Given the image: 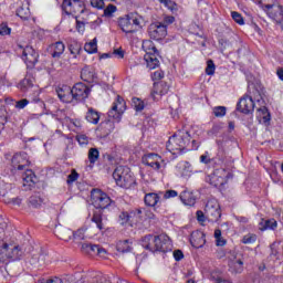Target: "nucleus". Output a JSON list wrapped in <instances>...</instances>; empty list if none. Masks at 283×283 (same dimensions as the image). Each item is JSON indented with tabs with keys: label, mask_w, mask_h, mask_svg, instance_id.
<instances>
[{
	"label": "nucleus",
	"mask_w": 283,
	"mask_h": 283,
	"mask_svg": "<svg viewBox=\"0 0 283 283\" xmlns=\"http://www.w3.org/2000/svg\"><path fill=\"white\" fill-rule=\"evenodd\" d=\"M4 234L6 231L0 227V263L7 262L8 260H21L23 258V250L19 245L3 242Z\"/></svg>",
	"instance_id": "f257e3e1"
},
{
	"label": "nucleus",
	"mask_w": 283,
	"mask_h": 283,
	"mask_svg": "<svg viewBox=\"0 0 283 283\" xmlns=\"http://www.w3.org/2000/svg\"><path fill=\"white\" fill-rule=\"evenodd\" d=\"M113 178L117 187H122V189H132L136 185V178L127 166H117L113 172Z\"/></svg>",
	"instance_id": "f03ea898"
},
{
	"label": "nucleus",
	"mask_w": 283,
	"mask_h": 283,
	"mask_svg": "<svg viewBox=\"0 0 283 283\" xmlns=\"http://www.w3.org/2000/svg\"><path fill=\"white\" fill-rule=\"evenodd\" d=\"M118 25L126 34H135L138 30H143V17L134 12L128 13L119 19Z\"/></svg>",
	"instance_id": "7ed1b4c3"
},
{
	"label": "nucleus",
	"mask_w": 283,
	"mask_h": 283,
	"mask_svg": "<svg viewBox=\"0 0 283 283\" xmlns=\"http://www.w3.org/2000/svg\"><path fill=\"white\" fill-rule=\"evenodd\" d=\"M91 202L95 209H107V207L112 206V198L107 196V193L103 192V190L98 188H94L91 191Z\"/></svg>",
	"instance_id": "20e7f679"
},
{
	"label": "nucleus",
	"mask_w": 283,
	"mask_h": 283,
	"mask_svg": "<svg viewBox=\"0 0 283 283\" xmlns=\"http://www.w3.org/2000/svg\"><path fill=\"white\" fill-rule=\"evenodd\" d=\"M268 1V4H265L263 8H266V14L277 23V25H281L283 30V7L282 4H275L277 3V0L273 1L272 0H265Z\"/></svg>",
	"instance_id": "39448f33"
},
{
	"label": "nucleus",
	"mask_w": 283,
	"mask_h": 283,
	"mask_svg": "<svg viewBox=\"0 0 283 283\" xmlns=\"http://www.w3.org/2000/svg\"><path fill=\"white\" fill-rule=\"evenodd\" d=\"M125 109H127V104L125 103V99L120 97V95H117L112 108L108 112V118H113L114 120H116V123H120V118H123Z\"/></svg>",
	"instance_id": "423d86ee"
},
{
	"label": "nucleus",
	"mask_w": 283,
	"mask_h": 283,
	"mask_svg": "<svg viewBox=\"0 0 283 283\" xmlns=\"http://www.w3.org/2000/svg\"><path fill=\"white\" fill-rule=\"evenodd\" d=\"M18 48L22 50V59L30 70L39 63V53L34 50V48L27 45L23 46L21 44H18Z\"/></svg>",
	"instance_id": "0eeeda50"
},
{
	"label": "nucleus",
	"mask_w": 283,
	"mask_h": 283,
	"mask_svg": "<svg viewBox=\"0 0 283 283\" xmlns=\"http://www.w3.org/2000/svg\"><path fill=\"white\" fill-rule=\"evenodd\" d=\"M229 178V172L226 169H217L214 174L207 177V182L212 187H224Z\"/></svg>",
	"instance_id": "6e6552de"
},
{
	"label": "nucleus",
	"mask_w": 283,
	"mask_h": 283,
	"mask_svg": "<svg viewBox=\"0 0 283 283\" xmlns=\"http://www.w3.org/2000/svg\"><path fill=\"white\" fill-rule=\"evenodd\" d=\"M205 213L208 222H218V220L222 218V211L217 201H208L205 208Z\"/></svg>",
	"instance_id": "1a4fd4ad"
},
{
	"label": "nucleus",
	"mask_w": 283,
	"mask_h": 283,
	"mask_svg": "<svg viewBox=\"0 0 283 283\" xmlns=\"http://www.w3.org/2000/svg\"><path fill=\"white\" fill-rule=\"evenodd\" d=\"M62 10L65 14H83L85 12V3L81 0H63L62 2Z\"/></svg>",
	"instance_id": "9d476101"
},
{
	"label": "nucleus",
	"mask_w": 283,
	"mask_h": 283,
	"mask_svg": "<svg viewBox=\"0 0 283 283\" xmlns=\"http://www.w3.org/2000/svg\"><path fill=\"white\" fill-rule=\"evenodd\" d=\"M148 33L154 41H163L167 36V28L163 22H156L149 25Z\"/></svg>",
	"instance_id": "9b49d317"
},
{
	"label": "nucleus",
	"mask_w": 283,
	"mask_h": 283,
	"mask_svg": "<svg viewBox=\"0 0 283 283\" xmlns=\"http://www.w3.org/2000/svg\"><path fill=\"white\" fill-rule=\"evenodd\" d=\"M73 103H81L90 96V88L83 83H77L72 87Z\"/></svg>",
	"instance_id": "f8f14e48"
},
{
	"label": "nucleus",
	"mask_w": 283,
	"mask_h": 283,
	"mask_svg": "<svg viewBox=\"0 0 283 283\" xmlns=\"http://www.w3.org/2000/svg\"><path fill=\"white\" fill-rule=\"evenodd\" d=\"M155 249L160 253H167V251H171V240L167 234L155 235Z\"/></svg>",
	"instance_id": "ddd939ff"
},
{
	"label": "nucleus",
	"mask_w": 283,
	"mask_h": 283,
	"mask_svg": "<svg viewBox=\"0 0 283 283\" xmlns=\"http://www.w3.org/2000/svg\"><path fill=\"white\" fill-rule=\"evenodd\" d=\"M238 112L241 114H251L255 109V102H253V97L245 95L240 98L237 104Z\"/></svg>",
	"instance_id": "4468645a"
},
{
	"label": "nucleus",
	"mask_w": 283,
	"mask_h": 283,
	"mask_svg": "<svg viewBox=\"0 0 283 283\" xmlns=\"http://www.w3.org/2000/svg\"><path fill=\"white\" fill-rule=\"evenodd\" d=\"M12 167L13 169H18V171H23L28 165H30V160H28L27 153H18L15 154L12 159Z\"/></svg>",
	"instance_id": "2eb2a0df"
},
{
	"label": "nucleus",
	"mask_w": 283,
	"mask_h": 283,
	"mask_svg": "<svg viewBox=\"0 0 283 283\" xmlns=\"http://www.w3.org/2000/svg\"><path fill=\"white\" fill-rule=\"evenodd\" d=\"M172 136L177 145H179V149H181V151H185L189 143H191V135L187 130H179Z\"/></svg>",
	"instance_id": "dca6fc26"
},
{
	"label": "nucleus",
	"mask_w": 283,
	"mask_h": 283,
	"mask_svg": "<svg viewBox=\"0 0 283 283\" xmlns=\"http://www.w3.org/2000/svg\"><path fill=\"white\" fill-rule=\"evenodd\" d=\"M157 53L158 49H156V46H153L144 56L147 63V67H149V70H156V67L160 65V61H158V57L156 56Z\"/></svg>",
	"instance_id": "f3484780"
},
{
	"label": "nucleus",
	"mask_w": 283,
	"mask_h": 283,
	"mask_svg": "<svg viewBox=\"0 0 283 283\" xmlns=\"http://www.w3.org/2000/svg\"><path fill=\"white\" fill-rule=\"evenodd\" d=\"M56 94L62 103H74L72 87L62 85L56 88Z\"/></svg>",
	"instance_id": "a211bd4d"
},
{
	"label": "nucleus",
	"mask_w": 283,
	"mask_h": 283,
	"mask_svg": "<svg viewBox=\"0 0 283 283\" xmlns=\"http://www.w3.org/2000/svg\"><path fill=\"white\" fill-rule=\"evenodd\" d=\"M82 251L83 253H88L91 255H99L101 258L105 256V254L107 253V251L101 245L92 243H82Z\"/></svg>",
	"instance_id": "6ab92c4d"
},
{
	"label": "nucleus",
	"mask_w": 283,
	"mask_h": 283,
	"mask_svg": "<svg viewBox=\"0 0 283 283\" xmlns=\"http://www.w3.org/2000/svg\"><path fill=\"white\" fill-rule=\"evenodd\" d=\"M229 269L231 273H242L244 271V262H242V259H238L235 255V252L232 253L231 256H229Z\"/></svg>",
	"instance_id": "aec40b11"
},
{
	"label": "nucleus",
	"mask_w": 283,
	"mask_h": 283,
	"mask_svg": "<svg viewBox=\"0 0 283 283\" xmlns=\"http://www.w3.org/2000/svg\"><path fill=\"white\" fill-rule=\"evenodd\" d=\"M207 243V239H205V232L202 231H195L190 235V244L195 249H202Z\"/></svg>",
	"instance_id": "412c9836"
},
{
	"label": "nucleus",
	"mask_w": 283,
	"mask_h": 283,
	"mask_svg": "<svg viewBox=\"0 0 283 283\" xmlns=\"http://www.w3.org/2000/svg\"><path fill=\"white\" fill-rule=\"evenodd\" d=\"M160 156H158V154H148L143 158V163L144 165H147L148 167H151L153 169H156V171H158V169H160Z\"/></svg>",
	"instance_id": "4be33fe9"
},
{
	"label": "nucleus",
	"mask_w": 283,
	"mask_h": 283,
	"mask_svg": "<svg viewBox=\"0 0 283 283\" xmlns=\"http://www.w3.org/2000/svg\"><path fill=\"white\" fill-rule=\"evenodd\" d=\"M63 52H65V44L62 41L49 46V54H51L52 59H61Z\"/></svg>",
	"instance_id": "5701e85b"
},
{
	"label": "nucleus",
	"mask_w": 283,
	"mask_h": 283,
	"mask_svg": "<svg viewBox=\"0 0 283 283\" xmlns=\"http://www.w3.org/2000/svg\"><path fill=\"white\" fill-rule=\"evenodd\" d=\"M256 118L259 123L265 125V127H269L271 124V113L269 112V108L265 106L258 108Z\"/></svg>",
	"instance_id": "b1692460"
},
{
	"label": "nucleus",
	"mask_w": 283,
	"mask_h": 283,
	"mask_svg": "<svg viewBox=\"0 0 283 283\" xmlns=\"http://www.w3.org/2000/svg\"><path fill=\"white\" fill-rule=\"evenodd\" d=\"M156 241L154 234H147L142 238L140 244L146 251H150L151 253H156Z\"/></svg>",
	"instance_id": "393cba45"
},
{
	"label": "nucleus",
	"mask_w": 283,
	"mask_h": 283,
	"mask_svg": "<svg viewBox=\"0 0 283 283\" xmlns=\"http://www.w3.org/2000/svg\"><path fill=\"white\" fill-rule=\"evenodd\" d=\"M169 93V84L167 82H160L154 86L153 98L158 101V96H165Z\"/></svg>",
	"instance_id": "a878e982"
},
{
	"label": "nucleus",
	"mask_w": 283,
	"mask_h": 283,
	"mask_svg": "<svg viewBox=\"0 0 283 283\" xmlns=\"http://www.w3.org/2000/svg\"><path fill=\"white\" fill-rule=\"evenodd\" d=\"M91 222L96 224L98 231H107V223L103 221V212L95 211L91 218Z\"/></svg>",
	"instance_id": "bb28decb"
},
{
	"label": "nucleus",
	"mask_w": 283,
	"mask_h": 283,
	"mask_svg": "<svg viewBox=\"0 0 283 283\" xmlns=\"http://www.w3.org/2000/svg\"><path fill=\"white\" fill-rule=\"evenodd\" d=\"M55 234L60 240H64V242H70L72 240V235H74V231L69 228L57 227L55 228Z\"/></svg>",
	"instance_id": "cd10ccee"
},
{
	"label": "nucleus",
	"mask_w": 283,
	"mask_h": 283,
	"mask_svg": "<svg viewBox=\"0 0 283 283\" xmlns=\"http://www.w3.org/2000/svg\"><path fill=\"white\" fill-rule=\"evenodd\" d=\"M81 78L86 83H94V78H96V72L93 67L85 66L81 72Z\"/></svg>",
	"instance_id": "c85d7f7f"
},
{
	"label": "nucleus",
	"mask_w": 283,
	"mask_h": 283,
	"mask_svg": "<svg viewBox=\"0 0 283 283\" xmlns=\"http://www.w3.org/2000/svg\"><path fill=\"white\" fill-rule=\"evenodd\" d=\"M260 231H275L277 229V221L275 219H262L259 223Z\"/></svg>",
	"instance_id": "c756f323"
},
{
	"label": "nucleus",
	"mask_w": 283,
	"mask_h": 283,
	"mask_svg": "<svg viewBox=\"0 0 283 283\" xmlns=\"http://www.w3.org/2000/svg\"><path fill=\"white\" fill-rule=\"evenodd\" d=\"M146 207H156L160 202V197L156 192H148L144 197Z\"/></svg>",
	"instance_id": "7c9ffc66"
},
{
	"label": "nucleus",
	"mask_w": 283,
	"mask_h": 283,
	"mask_svg": "<svg viewBox=\"0 0 283 283\" xmlns=\"http://www.w3.org/2000/svg\"><path fill=\"white\" fill-rule=\"evenodd\" d=\"M85 118L88 123H92L93 125H98V122L101 120V113H98V111L90 107L86 113Z\"/></svg>",
	"instance_id": "2f4dec72"
},
{
	"label": "nucleus",
	"mask_w": 283,
	"mask_h": 283,
	"mask_svg": "<svg viewBox=\"0 0 283 283\" xmlns=\"http://www.w3.org/2000/svg\"><path fill=\"white\" fill-rule=\"evenodd\" d=\"M22 180H23V185H29L32 186V185H35L36 182V175H34V171L32 170H27L23 175H22Z\"/></svg>",
	"instance_id": "473e14b6"
},
{
	"label": "nucleus",
	"mask_w": 283,
	"mask_h": 283,
	"mask_svg": "<svg viewBox=\"0 0 283 283\" xmlns=\"http://www.w3.org/2000/svg\"><path fill=\"white\" fill-rule=\"evenodd\" d=\"M166 148L171 154H176V151H182L180 149V146L178 145V142H176V138L174 137V135L168 139Z\"/></svg>",
	"instance_id": "72a5a7b5"
},
{
	"label": "nucleus",
	"mask_w": 283,
	"mask_h": 283,
	"mask_svg": "<svg viewBox=\"0 0 283 283\" xmlns=\"http://www.w3.org/2000/svg\"><path fill=\"white\" fill-rule=\"evenodd\" d=\"M48 283H72L74 282V276L73 275H65L62 279L54 276L52 279L46 280Z\"/></svg>",
	"instance_id": "f704fd0d"
},
{
	"label": "nucleus",
	"mask_w": 283,
	"mask_h": 283,
	"mask_svg": "<svg viewBox=\"0 0 283 283\" xmlns=\"http://www.w3.org/2000/svg\"><path fill=\"white\" fill-rule=\"evenodd\" d=\"M180 198L184 205H187L188 207H193V205H196V198L191 196L190 192H182Z\"/></svg>",
	"instance_id": "c9c22d12"
},
{
	"label": "nucleus",
	"mask_w": 283,
	"mask_h": 283,
	"mask_svg": "<svg viewBox=\"0 0 283 283\" xmlns=\"http://www.w3.org/2000/svg\"><path fill=\"white\" fill-rule=\"evenodd\" d=\"M117 251L119 253H129V251H132V245L129 244V240L119 241L117 243Z\"/></svg>",
	"instance_id": "e433bc0d"
},
{
	"label": "nucleus",
	"mask_w": 283,
	"mask_h": 283,
	"mask_svg": "<svg viewBox=\"0 0 283 283\" xmlns=\"http://www.w3.org/2000/svg\"><path fill=\"white\" fill-rule=\"evenodd\" d=\"M34 82H32V80L25 77L23 78L19 84L18 87L20 91L22 92H28L30 90V87H33Z\"/></svg>",
	"instance_id": "4c0bfd02"
},
{
	"label": "nucleus",
	"mask_w": 283,
	"mask_h": 283,
	"mask_svg": "<svg viewBox=\"0 0 283 283\" xmlns=\"http://www.w3.org/2000/svg\"><path fill=\"white\" fill-rule=\"evenodd\" d=\"M114 120L112 119H106L101 124V129L104 130V134H112V132H114Z\"/></svg>",
	"instance_id": "58836bf2"
},
{
	"label": "nucleus",
	"mask_w": 283,
	"mask_h": 283,
	"mask_svg": "<svg viewBox=\"0 0 283 283\" xmlns=\"http://www.w3.org/2000/svg\"><path fill=\"white\" fill-rule=\"evenodd\" d=\"M84 50L88 54H94V53L98 52V46L96 44V39H94L92 42L86 43L84 45Z\"/></svg>",
	"instance_id": "ea45409f"
},
{
	"label": "nucleus",
	"mask_w": 283,
	"mask_h": 283,
	"mask_svg": "<svg viewBox=\"0 0 283 283\" xmlns=\"http://www.w3.org/2000/svg\"><path fill=\"white\" fill-rule=\"evenodd\" d=\"M30 207L33 209H39L43 205V199L40 196H31L29 199Z\"/></svg>",
	"instance_id": "a19ab883"
},
{
	"label": "nucleus",
	"mask_w": 283,
	"mask_h": 283,
	"mask_svg": "<svg viewBox=\"0 0 283 283\" xmlns=\"http://www.w3.org/2000/svg\"><path fill=\"white\" fill-rule=\"evenodd\" d=\"M17 14H18V17H20V19H22L23 21H28V20L30 19V9L20 7V8L17 10Z\"/></svg>",
	"instance_id": "79ce46f5"
},
{
	"label": "nucleus",
	"mask_w": 283,
	"mask_h": 283,
	"mask_svg": "<svg viewBox=\"0 0 283 283\" xmlns=\"http://www.w3.org/2000/svg\"><path fill=\"white\" fill-rule=\"evenodd\" d=\"M98 156H99V153H98L97 148H91L88 150V160H90L91 165H94V163H96V160H98Z\"/></svg>",
	"instance_id": "37998d69"
},
{
	"label": "nucleus",
	"mask_w": 283,
	"mask_h": 283,
	"mask_svg": "<svg viewBox=\"0 0 283 283\" xmlns=\"http://www.w3.org/2000/svg\"><path fill=\"white\" fill-rule=\"evenodd\" d=\"M86 231H87V228H80L75 232H73L72 238H74V240H85Z\"/></svg>",
	"instance_id": "c03bdc74"
},
{
	"label": "nucleus",
	"mask_w": 283,
	"mask_h": 283,
	"mask_svg": "<svg viewBox=\"0 0 283 283\" xmlns=\"http://www.w3.org/2000/svg\"><path fill=\"white\" fill-rule=\"evenodd\" d=\"M256 240H258V235L253 233H249L242 238L241 242L242 244H253V242H255Z\"/></svg>",
	"instance_id": "a18cd8bd"
},
{
	"label": "nucleus",
	"mask_w": 283,
	"mask_h": 283,
	"mask_svg": "<svg viewBox=\"0 0 283 283\" xmlns=\"http://www.w3.org/2000/svg\"><path fill=\"white\" fill-rule=\"evenodd\" d=\"M206 74H208V76H213V74H216V64L213 63V60L207 61Z\"/></svg>",
	"instance_id": "49530a36"
},
{
	"label": "nucleus",
	"mask_w": 283,
	"mask_h": 283,
	"mask_svg": "<svg viewBox=\"0 0 283 283\" xmlns=\"http://www.w3.org/2000/svg\"><path fill=\"white\" fill-rule=\"evenodd\" d=\"M164 6H166V8H168V10L172 12V14H176V12H178V3L172 0H166V2H164Z\"/></svg>",
	"instance_id": "de8ad7c7"
},
{
	"label": "nucleus",
	"mask_w": 283,
	"mask_h": 283,
	"mask_svg": "<svg viewBox=\"0 0 283 283\" xmlns=\"http://www.w3.org/2000/svg\"><path fill=\"white\" fill-rule=\"evenodd\" d=\"M117 8L114 4H108L105 9H104V13L103 17L106 18H111L114 17V12H116Z\"/></svg>",
	"instance_id": "09e8293b"
},
{
	"label": "nucleus",
	"mask_w": 283,
	"mask_h": 283,
	"mask_svg": "<svg viewBox=\"0 0 283 283\" xmlns=\"http://www.w3.org/2000/svg\"><path fill=\"white\" fill-rule=\"evenodd\" d=\"M213 114L217 118H222V116L227 115V107L217 106V107L213 108Z\"/></svg>",
	"instance_id": "8fccbe9b"
},
{
	"label": "nucleus",
	"mask_w": 283,
	"mask_h": 283,
	"mask_svg": "<svg viewBox=\"0 0 283 283\" xmlns=\"http://www.w3.org/2000/svg\"><path fill=\"white\" fill-rule=\"evenodd\" d=\"M231 17L235 23L239 25H244V18H242V14H240L238 11H232Z\"/></svg>",
	"instance_id": "3c124183"
},
{
	"label": "nucleus",
	"mask_w": 283,
	"mask_h": 283,
	"mask_svg": "<svg viewBox=\"0 0 283 283\" xmlns=\"http://www.w3.org/2000/svg\"><path fill=\"white\" fill-rule=\"evenodd\" d=\"M133 106L135 107L136 112H143V109H145V102L140 101L139 98H133Z\"/></svg>",
	"instance_id": "603ef678"
},
{
	"label": "nucleus",
	"mask_w": 283,
	"mask_h": 283,
	"mask_svg": "<svg viewBox=\"0 0 283 283\" xmlns=\"http://www.w3.org/2000/svg\"><path fill=\"white\" fill-rule=\"evenodd\" d=\"M78 180V172H76L75 169H73L71 171V174L67 176V185H73L74 182H76Z\"/></svg>",
	"instance_id": "864d4df0"
},
{
	"label": "nucleus",
	"mask_w": 283,
	"mask_h": 283,
	"mask_svg": "<svg viewBox=\"0 0 283 283\" xmlns=\"http://www.w3.org/2000/svg\"><path fill=\"white\" fill-rule=\"evenodd\" d=\"M132 220V216H129V212H120L119 214V222L120 224H127Z\"/></svg>",
	"instance_id": "5fc2aeb1"
},
{
	"label": "nucleus",
	"mask_w": 283,
	"mask_h": 283,
	"mask_svg": "<svg viewBox=\"0 0 283 283\" xmlns=\"http://www.w3.org/2000/svg\"><path fill=\"white\" fill-rule=\"evenodd\" d=\"M91 6L97 10H103L105 8V0H91Z\"/></svg>",
	"instance_id": "6e6d98bb"
},
{
	"label": "nucleus",
	"mask_w": 283,
	"mask_h": 283,
	"mask_svg": "<svg viewBox=\"0 0 283 283\" xmlns=\"http://www.w3.org/2000/svg\"><path fill=\"white\" fill-rule=\"evenodd\" d=\"M11 29L8 27L7 23H1L0 24V35L1 36H7L8 34H10Z\"/></svg>",
	"instance_id": "4d7b16f0"
},
{
	"label": "nucleus",
	"mask_w": 283,
	"mask_h": 283,
	"mask_svg": "<svg viewBox=\"0 0 283 283\" xmlns=\"http://www.w3.org/2000/svg\"><path fill=\"white\" fill-rule=\"evenodd\" d=\"M176 21V18L172 15H166L164 18V21L161 22V25H166V30H167V25H171V23H174Z\"/></svg>",
	"instance_id": "13d9d810"
},
{
	"label": "nucleus",
	"mask_w": 283,
	"mask_h": 283,
	"mask_svg": "<svg viewBox=\"0 0 283 283\" xmlns=\"http://www.w3.org/2000/svg\"><path fill=\"white\" fill-rule=\"evenodd\" d=\"M93 283H112V281H109V279H107V276L99 274L95 277Z\"/></svg>",
	"instance_id": "bf43d9fd"
},
{
	"label": "nucleus",
	"mask_w": 283,
	"mask_h": 283,
	"mask_svg": "<svg viewBox=\"0 0 283 283\" xmlns=\"http://www.w3.org/2000/svg\"><path fill=\"white\" fill-rule=\"evenodd\" d=\"M69 50L71 54H78L81 52V45L78 43L70 44Z\"/></svg>",
	"instance_id": "052dcab7"
},
{
	"label": "nucleus",
	"mask_w": 283,
	"mask_h": 283,
	"mask_svg": "<svg viewBox=\"0 0 283 283\" xmlns=\"http://www.w3.org/2000/svg\"><path fill=\"white\" fill-rule=\"evenodd\" d=\"M178 191L176 190H167L164 195L165 200H169V198H177Z\"/></svg>",
	"instance_id": "680f3d73"
},
{
	"label": "nucleus",
	"mask_w": 283,
	"mask_h": 283,
	"mask_svg": "<svg viewBox=\"0 0 283 283\" xmlns=\"http://www.w3.org/2000/svg\"><path fill=\"white\" fill-rule=\"evenodd\" d=\"M76 140L80 145H87V143H90L85 135H77Z\"/></svg>",
	"instance_id": "e2e57ef3"
},
{
	"label": "nucleus",
	"mask_w": 283,
	"mask_h": 283,
	"mask_svg": "<svg viewBox=\"0 0 283 283\" xmlns=\"http://www.w3.org/2000/svg\"><path fill=\"white\" fill-rule=\"evenodd\" d=\"M164 76H165V73H163V71H156L151 75V78L153 81H160L161 78H164Z\"/></svg>",
	"instance_id": "0e129e2a"
},
{
	"label": "nucleus",
	"mask_w": 283,
	"mask_h": 283,
	"mask_svg": "<svg viewBox=\"0 0 283 283\" xmlns=\"http://www.w3.org/2000/svg\"><path fill=\"white\" fill-rule=\"evenodd\" d=\"M28 103H30V101H28L25 98L24 99H20V101L17 102L15 107L18 109H23L25 106H28Z\"/></svg>",
	"instance_id": "69168bd1"
},
{
	"label": "nucleus",
	"mask_w": 283,
	"mask_h": 283,
	"mask_svg": "<svg viewBox=\"0 0 283 283\" xmlns=\"http://www.w3.org/2000/svg\"><path fill=\"white\" fill-rule=\"evenodd\" d=\"M33 260H38L36 263L39 264V266H43V264H45V254L33 256Z\"/></svg>",
	"instance_id": "338daca9"
},
{
	"label": "nucleus",
	"mask_w": 283,
	"mask_h": 283,
	"mask_svg": "<svg viewBox=\"0 0 283 283\" xmlns=\"http://www.w3.org/2000/svg\"><path fill=\"white\" fill-rule=\"evenodd\" d=\"M174 258L176 262H180L185 258V254L181 252V250H175L174 251Z\"/></svg>",
	"instance_id": "774afa93"
}]
</instances>
